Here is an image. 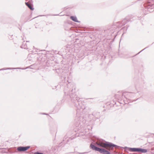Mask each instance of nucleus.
<instances>
[{"label":"nucleus","mask_w":154,"mask_h":154,"mask_svg":"<svg viewBox=\"0 0 154 154\" xmlns=\"http://www.w3.org/2000/svg\"><path fill=\"white\" fill-rule=\"evenodd\" d=\"M63 80L60 83L61 85L66 87L64 89L65 94L63 99L66 101H71L77 108V112L79 110L84 109L85 108L82 105L80 98L75 94V87L73 84H70L67 80L66 81V78L63 77Z\"/></svg>","instance_id":"nucleus-1"},{"label":"nucleus","mask_w":154,"mask_h":154,"mask_svg":"<svg viewBox=\"0 0 154 154\" xmlns=\"http://www.w3.org/2000/svg\"><path fill=\"white\" fill-rule=\"evenodd\" d=\"M95 144L97 146L102 148L97 147L91 143L90 145V148L93 150L99 152L103 154H111L109 151H113L114 147L118 148L119 147L116 144L104 140H100L96 142Z\"/></svg>","instance_id":"nucleus-2"},{"label":"nucleus","mask_w":154,"mask_h":154,"mask_svg":"<svg viewBox=\"0 0 154 154\" xmlns=\"http://www.w3.org/2000/svg\"><path fill=\"white\" fill-rule=\"evenodd\" d=\"M133 93L130 92H124L123 93H121L119 94H118L115 95V98L121 101L124 99L123 97L126 99H127V97L129 96L131 97L132 96V94Z\"/></svg>","instance_id":"nucleus-3"},{"label":"nucleus","mask_w":154,"mask_h":154,"mask_svg":"<svg viewBox=\"0 0 154 154\" xmlns=\"http://www.w3.org/2000/svg\"><path fill=\"white\" fill-rule=\"evenodd\" d=\"M143 6L146 8L152 9L154 7V0H149L147 2L144 4Z\"/></svg>","instance_id":"nucleus-4"},{"label":"nucleus","mask_w":154,"mask_h":154,"mask_svg":"<svg viewBox=\"0 0 154 154\" xmlns=\"http://www.w3.org/2000/svg\"><path fill=\"white\" fill-rule=\"evenodd\" d=\"M30 147L29 146H20L17 147V150L19 152H24L27 150Z\"/></svg>","instance_id":"nucleus-5"},{"label":"nucleus","mask_w":154,"mask_h":154,"mask_svg":"<svg viewBox=\"0 0 154 154\" xmlns=\"http://www.w3.org/2000/svg\"><path fill=\"white\" fill-rule=\"evenodd\" d=\"M130 20L129 19H127V18H125L122 20L121 22H119L118 23L119 24L118 25L119 27H121L125 25L128 22H129Z\"/></svg>","instance_id":"nucleus-6"},{"label":"nucleus","mask_w":154,"mask_h":154,"mask_svg":"<svg viewBox=\"0 0 154 154\" xmlns=\"http://www.w3.org/2000/svg\"><path fill=\"white\" fill-rule=\"evenodd\" d=\"M93 116V119L94 117L95 119H99L100 117V113L98 112H94L92 114L89 115V117H91Z\"/></svg>","instance_id":"nucleus-7"},{"label":"nucleus","mask_w":154,"mask_h":154,"mask_svg":"<svg viewBox=\"0 0 154 154\" xmlns=\"http://www.w3.org/2000/svg\"><path fill=\"white\" fill-rule=\"evenodd\" d=\"M125 149H128V150L130 152H138L139 151V148H130L125 147Z\"/></svg>","instance_id":"nucleus-8"},{"label":"nucleus","mask_w":154,"mask_h":154,"mask_svg":"<svg viewBox=\"0 0 154 154\" xmlns=\"http://www.w3.org/2000/svg\"><path fill=\"white\" fill-rule=\"evenodd\" d=\"M32 0H28L27 2H25L26 5L31 10L33 11L34 9L33 5L31 4L30 2Z\"/></svg>","instance_id":"nucleus-9"},{"label":"nucleus","mask_w":154,"mask_h":154,"mask_svg":"<svg viewBox=\"0 0 154 154\" xmlns=\"http://www.w3.org/2000/svg\"><path fill=\"white\" fill-rule=\"evenodd\" d=\"M147 149L139 148L138 152L142 153H146L147 152Z\"/></svg>","instance_id":"nucleus-10"},{"label":"nucleus","mask_w":154,"mask_h":154,"mask_svg":"<svg viewBox=\"0 0 154 154\" xmlns=\"http://www.w3.org/2000/svg\"><path fill=\"white\" fill-rule=\"evenodd\" d=\"M28 42V41H26V42H24L22 43V45L21 46V47L22 48L24 49H27V45L26 43V42Z\"/></svg>","instance_id":"nucleus-11"},{"label":"nucleus","mask_w":154,"mask_h":154,"mask_svg":"<svg viewBox=\"0 0 154 154\" xmlns=\"http://www.w3.org/2000/svg\"><path fill=\"white\" fill-rule=\"evenodd\" d=\"M70 19L73 21L79 23V21H78V20L77 19V18L75 16H71L70 17Z\"/></svg>","instance_id":"nucleus-12"},{"label":"nucleus","mask_w":154,"mask_h":154,"mask_svg":"<svg viewBox=\"0 0 154 154\" xmlns=\"http://www.w3.org/2000/svg\"><path fill=\"white\" fill-rule=\"evenodd\" d=\"M34 154H44L43 153L40 152H36L34 153Z\"/></svg>","instance_id":"nucleus-13"},{"label":"nucleus","mask_w":154,"mask_h":154,"mask_svg":"<svg viewBox=\"0 0 154 154\" xmlns=\"http://www.w3.org/2000/svg\"><path fill=\"white\" fill-rule=\"evenodd\" d=\"M149 47V46H148L147 47H146V48H145L143 49L142 50H141L139 52L138 54H139L140 52H141V51H143V50H144L146 48H148Z\"/></svg>","instance_id":"nucleus-14"},{"label":"nucleus","mask_w":154,"mask_h":154,"mask_svg":"<svg viewBox=\"0 0 154 154\" xmlns=\"http://www.w3.org/2000/svg\"><path fill=\"white\" fill-rule=\"evenodd\" d=\"M87 153V152H79L78 153L79 154H83Z\"/></svg>","instance_id":"nucleus-15"},{"label":"nucleus","mask_w":154,"mask_h":154,"mask_svg":"<svg viewBox=\"0 0 154 154\" xmlns=\"http://www.w3.org/2000/svg\"><path fill=\"white\" fill-rule=\"evenodd\" d=\"M74 137H73L72 138V137H71V138H69V140L71 139V140H72L73 139H74Z\"/></svg>","instance_id":"nucleus-16"},{"label":"nucleus","mask_w":154,"mask_h":154,"mask_svg":"<svg viewBox=\"0 0 154 154\" xmlns=\"http://www.w3.org/2000/svg\"><path fill=\"white\" fill-rule=\"evenodd\" d=\"M17 152V151H16H16H15L14 152H13V151H12V152H11V153H14V152Z\"/></svg>","instance_id":"nucleus-17"},{"label":"nucleus","mask_w":154,"mask_h":154,"mask_svg":"<svg viewBox=\"0 0 154 154\" xmlns=\"http://www.w3.org/2000/svg\"><path fill=\"white\" fill-rule=\"evenodd\" d=\"M5 69L3 68H2V69H0V70H5Z\"/></svg>","instance_id":"nucleus-18"},{"label":"nucleus","mask_w":154,"mask_h":154,"mask_svg":"<svg viewBox=\"0 0 154 154\" xmlns=\"http://www.w3.org/2000/svg\"><path fill=\"white\" fill-rule=\"evenodd\" d=\"M7 69H11V68H8Z\"/></svg>","instance_id":"nucleus-19"},{"label":"nucleus","mask_w":154,"mask_h":154,"mask_svg":"<svg viewBox=\"0 0 154 154\" xmlns=\"http://www.w3.org/2000/svg\"><path fill=\"white\" fill-rule=\"evenodd\" d=\"M43 114L44 115H47V114L46 113H43Z\"/></svg>","instance_id":"nucleus-20"},{"label":"nucleus","mask_w":154,"mask_h":154,"mask_svg":"<svg viewBox=\"0 0 154 154\" xmlns=\"http://www.w3.org/2000/svg\"><path fill=\"white\" fill-rule=\"evenodd\" d=\"M125 100H123V101H124V102H125Z\"/></svg>","instance_id":"nucleus-21"},{"label":"nucleus","mask_w":154,"mask_h":154,"mask_svg":"<svg viewBox=\"0 0 154 154\" xmlns=\"http://www.w3.org/2000/svg\"><path fill=\"white\" fill-rule=\"evenodd\" d=\"M128 28V27H127V28H126V30H127V29Z\"/></svg>","instance_id":"nucleus-22"},{"label":"nucleus","mask_w":154,"mask_h":154,"mask_svg":"<svg viewBox=\"0 0 154 154\" xmlns=\"http://www.w3.org/2000/svg\"><path fill=\"white\" fill-rule=\"evenodd\" d=\"M62 70L61 69L60 70H61V71H62Z\"/></svg>","instance_id":"nucleus-23"},{"label":"nucleus","mask_w":154,"mask_h":154,"mask_svg":"<svg viewBox=\"0 0 154 154\" xmlns=\"http://www.w3.org/2000/svg\"><path fill=\"white\" fill-rule=\"evenodd\" d=\"M58 74H60V73H59L58 72Z\"/></svg>","instance_id":"nucleus-24"},{"label":"nucleus","mask_w":154,"mask_h":154,"mask_svg":"<svg viewBox=\"0 0 154 154\" xmlns=\"http://www.w3.org/2000/svg\"><path fill=\"white\" fill-rule=\"evenodd\" d=\"M29 68V67H28L27 68H26V69H27V68Z\"/></svg>","instance_id":"nucleus-25"},{"label":"nucleus","mask_w":154,"mask_h":154,"mask_svg":"<svg viewBox=\"0 0 154 154\" xmlns=\"http://www.w3.org/2000/svg\"><path fill=\"white\" fill-rule=\"evenodd\" d=\"M149 11H150V10H149Z\"/></svg>","instance_id":"nucleus-26"}]
</instances>
